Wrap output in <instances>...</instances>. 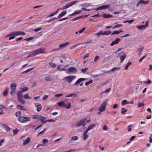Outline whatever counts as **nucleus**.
<instances>
[{
    "instance_id": "nucleus-1",
    "label": "nucleus",
    "mask_w": 152,
    "mask_h": 152,
    "mask_svg": "<svg viewBox=\"0 0 152 152\" xmlns=\"http://www.w3.org/2000/svg\"><path fill=\"white\" fill-rule=\"evenodd\" d=\"M45 48H40L38 49H36L32 52H31L29 55L27 56V57H33L41 53H45Z\"/></svg>"
},
{
    "instance_id": "nucleus-2",
    "label": "nucleus",
    "mask_w": 152,
    "mask_h": 152,
    "mask_svg": "<svg viewBox=\"0 0 152 152\" xmlns=\"http://www.w3.org/2000/svg\"><path fill=\"white\" fill-rule=\"evenodd\" d=\"M17 85V83H13L10 85V94L11 95L13 96L15 94Z\"/></svg>"
},
{
    "instance_id": "nucleus-3",
    "label": "nucleus",
    "mask_w": 152,
    "mask_h": 152,
    "mask_svg": "<svg viewBox=\"0 0 152 152\" xmlns=\"http://www.w3.org/2000/svg\"><path fill=\"white\" fill-rule=\"evenodd\" d=\"M87 123V122L86 119L84 118L78 121L76 124V126L77 127L81 126H84L86 125Z\"/></svg>"
},
{
    "instance_id": "nucleus-4",
    "label": "nucleus",
    "mask_w": 152,
    "mask_h": 152,
    "mask_svg": "<svg viewBox=\"0 0 152 152\" xmlns=\"http://www.w3.org/2000/svg\"><path fill=\"white\" fill-rule=\"evenodd\" d=\"M18 119L19 121L21 123H25L27 121H30L31 120L30 117L24 116L20 117Z\"/></svg>"
},
{
    "instance_id": "nucleus-5",
    "label": "nucleus",
    "mask_w": 152,
    "mask_h": 152,
    "mask_svg": "<svg viewBox=\"0 0 152 152\" xmlns=\"http://www.w3.org/2000/svg\"><path fill=\"white\" fill-rule=\"evenodd\" d=\"M76 78V77L75 76L70 75L65 77L64 79L68 83H69L71 82L72 80L75 79Z\"/></svg>"
},
{
    "instance_id": "nucleus-6",
    "label": "nucleus",
    "mask_w": 152,
    "mask_h": 152,
    "mask_svg": "<svg viewBox=\"0 0 152 152\" xmlns=\"http://www.w3.org/2000/svg\"><path fill=\"white\" fill-rule=\"evenodd\" d=\"M107 105V103L106 102H104L100 105L99 110L100 112H102L106 110V107Z\"/></svg>"
},
{
    "instance_id": "nucleus-7",
    "label": "nucleus",
    "mask_w": 152,
    "mask_h": 152,
    "mask_svg": "<svg viewBox=\"0 0 152 152\" xmlns=\"http://www.w3.org/2000/svg\"><path fill=\"white\" fill-rule=\"evenodd\" d=\"M109 4H106L105 5H101L98 7L97 8L95 9L96 11L103 10L107 9L110 7Z\"/></svg>"
},
{
    "instance_id": "nucleus-8",
    "label": "nucleus",
    "mask_w": 152,
    "mask_h": 152,
    "mask_svg": "<svg viewBox=\"0 0 152 152\" xmlns=\"http://www.w3.org/2000/svg\"><path fill=\"white\" fill-rule=\"evenodd\" d=\"M12 36H17L19 35H24L26 34L25 33L20 31H17L12 32Z\"/></svg>"
},
{
    "instance_id": "nucleus-9",
    "label": "nucleus",
    "mask_w": 152,
    "mask_h": 152,
    "mask_svg": "<svg viewBox=\"0 0 152 152\" xmlns=\"http://www.w3.org/2000/svg\"><path fill=\"white\" fill-rule=\"evenodd\" d=\"M77 70L76 68L74 67H70L67 69V71L66 73H75L77 72Z\"/></svg>"
},
{
    "instance_id": "nucleus-10",
    "label": "nucleus",
    "mask_w": 152,
    "mask_h": 152,
    "mask_svg": "<svg viewBox=\"0 0 152 152\" xmlns=\"http://www.w3.org/2000/svg\"><path fill=\"white\" fill-rule=\"evenodd\" d=\"M119 54V57L120 58V62L122 63L125 59L126 56V55L125 53L123 52H121Z\"/></svg>"
},
{
    "instance_id": "nucleus-11",
    "label": "nucleus",
    "mask_w": 152,
    "mask_h": 152,
    "mask_svg": "<svg viewBox=\"0 0 152 152\" xmlns=\"http://www.w3.org/2000/svg\"><path fill=\"white\" fill-rule=\"evenodd\" d=\"M148 2V1H145L144 0H140L138 2L137 4L136 5V6L137 7H138L139 6H142L143 4H147Z\"/></svg>"
},
{
    "instance_id": "nucleus-12",
    "label": "nucleus",
    "mask_w": 152,
    "mask_h": 152,
    "mask_svg": "<svg viewBox=\"0 0 152 152\" xmlns=\"http://www.w3.org/2000/svg\"><path fill=\"white\" fill-rule=\"evenodd\" d=\"M77 1H74L69 3L68 4H66V5L64 6L62 9V10H64L68 8L69 7L75 4L77 2Z\"/></svg>"
},
{
    "instance_id": "nucleus-13",
    "label": "nucleus",
    "mask_w": 152,
    "mask_h": 152,
    "mask_svg": "<svg viewBox=\"0 0 152 152\" xmlns=\"http://www.w3.org/2000/svg\"><path fill=\"white\" fill-rule=\"evenodd\" d=\"M88 131L85 130L83 133V139L84 140H86L89 137V136L88 134Z\"/></svg>"
},
{
    "instance_id": "nucleus-14",
    "label": "nucleus",
    "mask_w": 152,
    "mask_h": 152,
    "mask_svg": "<svg viewBox=\"0 0 152 152\" xmlns=\"http://www.w3.org/2000/svg\"><path fill=\"white\" fill-rule=\"evenodd\" d=\"M34 105L37 108V110L38 112L40 111L42 109V105L37 103H34Z\"/></svg>"
},
{
    "instance_id": "nucleus-15",
    "label": "nucleus",
    "mask_w": 152,
    "mask_h": 152,
    "mask_svg": "<svg viewBox=\"0 0 152 152\" xmlns=\"http://www.w3.org/2000/svg\"><path fill=\"white\" fill-rule=\"evenodd\" d=\"M31 141V138L30 137H27L23 141V145H26L29 143Z\"/></svg>"
},
{
    "instance_id": "nucleus-16",
    "label": "nucleus",
    "mask_w": 152,
    "mask_h": 152,
    "mask_svg": "<svg viewBox=\"0 0 152 152\" xmlns=\"http://www.w3.org/2000/svg\"><path fill=\"white\" fill-rule=\"evenodd\" d=\"M66 10H64L61 12L59 15H58L57 18L58 19H60L62 18L64 16L66 15Z\"/></svg>"
},
{
    "instance_id": "nucleus-17",
    "label": "nucleus",
    "mask_w": 152,
    "mask_h": 152,
    "mask_svg": "<svg viewBox=\"0 0 152 152\" xmlns=\"http://www.w3.org/2000/svg\"><path fill=\"white\" fill-rule=\"evenodd\" d=\"M86 80L85 78H79L74 83L75 85H77L82 81L85 80Z\"/></svg>"
},
{
    "instance_id": "nucleus-18",
    "label": "nucleus",
    "mask_w": 152,
    "mask_h": 152,
    "mask_svg": "<svg viewBox=\"0 0 152 152\" xmlns=\"http://www.w3.org/2000/svg\"><path fill=\"white\" fill-rule=\"evenodd\" d=\"M46 117H43L41 115V117L39 120L43 123L45 124L47 122V120L46 119Z\"/></svg>"
},
{
    "instance_id": "nucleus-19",
    "label": "nucleus",
    "mask_w": 152,
    "mask_h": 152,
    "mask_svg": "<svg viewBox=\"0 0 152 152\" xmlns=\"http://www.w3.org/2000/svg\"><path fill=\"white\" fill-rule=\"evenodd\" d=\"M96 126V125L95 124H91L90 125H89L87 129L86 130L88 132V131L92 129L95 126Z\"/></svg>"
},
{
    "instance_id": "nucleus-20",
    "label": "nucleus",
    "mask_w": 152,
    "mask_h": 152,
    "mask_svg": "<svg viewBox=\"0 0 152 152\" xmlns=\"http://www.w3.org/2000/svg\"><path fill=\"white\" fill-rule=\"evenodd\" d=\"M120 40V39L119 38H116V40L114 41L110 44V45L112 46L114 45L117 44Z\"/></svg>"
},
{
    "instance_id": "nucleus-21",
    "label": "nucleus",
    "mask_w": 152,
    "mask_h": 152,
    "mask_svg": "<svg viewBox=\"0 0 152 152\" xmlns=\"http://www.w3.org/2000/svg\"><path fill=\"white\" fill-rule=\"evenodd\" d=\"M69 44V42H66L64 43H62L59 45V48L58 49L62 48H65L66 46V45H67Z\"/></svg>"
},
{
    "instance_id": "nucleus-22",
    "label": "nucleus",
    "mask_w": 152,
    "mask_h": 152,
    "mask_svg": "<svg viewBox=\"0 0 152 152\" xmlns=\"http://www.w3.org/2000/svg\"><path fill=\"white\" fill-rule=\"evenodd\" d=\"M23 98L26 99H31L32 98L30 96H29V94L28 93H26L23 96Z\"/></svg>"
},
{
    "instance_id": "nucleus-23",
    "label": "nucleus",
    "mask_w": 152,
    "mask_h": 152,
    "mask_svg": "<svg viewBox=\"0 0 152 152\" xmlns=\"http://www.w3.org/2000/svg\"><path fill=\"white\" fill-rule=\"evenodd\" d=\"M21 90L20 91L22 93L27 91L28 89V88L26 86H23L20 88Z\"/></svg>"
},
{
    "instance_id": "nucleus-24",
    "label": "nucleus",
    "mask_w": 152,
    "mask_h": 152,
    "mask_svg": "<svg viewBox=\"0 0 152 152\" xmlns=\"http://www.w3.org/2000/svg\"><path fill=\"white\" fill-rule=\"evenodd\" d=\"M17 107L20 110L27 111V109H26L23 106L20 104L17 105Z\"/></svg>"
},
{
    "instance_id": "nucleus-25",
    "label": "nucleus",
    "mask_w": 152,
    "mask_h": 152,
    "mask_svg": "<svg viewBox=\"0 0 152 152\" xmlns=\"http://www.w3.org/2000/svg\"><path fill=\"white\" fill-rule=\"evenodd\" d=\"M102 17L104 18H107L112 17V15L110 14H106V13L102 15Z\"/></svg>"
},
{
    "instance_id": "nucleus-26",
    "label": "nucleus",
    "mask_w": 152,
    "mask_h": 152,
    "mask_svg": "<svg viewBox=\"0 0 152 152\" xmlns=\"http://www.w3.org/2000/svg\"><path fill=\"white\" fill-rule=\"evenodd\" d=\"M2 126L3 129H4V130H5V131H8L10 130V128L7 125L5 124H3Z\"/></svg>"
},
{
    "instance_id": "nucleus-27",
    "label": "nucleus",
    "mask_w": 152,
    "mask_h": 152,
    "mask_svg": "<svg viewBox=\"0 0 152 152\" xmlns=\"http://www.w3.org/2000/svg\"><path fill=\"white\" fill-rule=\"evenodd\" d=\"M111 33V31H104V32L102 33V35H106L107 36L110 34Z\"/></svg>"
},
{
    "instance_id": "nucleus-28",
    "label": "nucleus",
    "mask_w": 152,
    "mask_h": 152,
    "mask_svg": "<svg viewBox=\"0 0 152 152\" xmlns=\"http://www.w3.org/2000/svg\"><path fill=\"white\" fill-rule=\"evenodd\" d=\"M57 104L59 107H64L65 105V103L64 102H58Z\"/></svg>"
},
{
    "instance_id": "nucleus-29",
    "label": "nucleus",
    "mask_w": 152,
    "mask_h": 152,
    "mask_svg": "<svg viewBox=\"0 0 152 152\" xmlns=\"http://www.w3.org/2000/svg\"><path fill=\"white\" fill-rule=\"evenodd\" d=\"M34 68V67H31L30 68L28 69H26V70L25 71L23 72H22V74H25V73H28V72H30V71L32 70Z\"/></svg>"
},
{
    "instance_id": "nucleus-30",
    "label": "nucleus",
    "mask_w": 152,
    "mask_h": 152,
    "mask_svg": "<svg viewBox=\"0 0 152 152\" xmlns=\"http://www.w3.org/2000/svg\"><path fill=\"white\" fill-rule=\"evenodd\" d=\"M49 142V140L46 138L43 139L42 141V146H44L47 143Z\"/></svg>"
},
{
    "instance_id": "nucleus-31",
    "label": "nucleus",
    "mask_w": 152,
    "mask_h": 152,
    "mask_svg": "<svg viewBox=\"0 0 152 152\" xmlns=\"http://www.w3.org/2000/svg\"><path fill=\"white\" fill-rule=\"evenodd\" d=\"M17 99L18 101L22 104H24L25 103V101L23 99L22 97L18 98Z\"/></svg>"
},
{
    "instance_id": "nucleus-32",
    "label": "nucleus",
    "mask_w": 152,
    "mask_h": 152,
    "mask_svg": "<svg viewBox=\"0 0 152 152\" xmlns=\"http://www.w3.org/2000/svg\"><path fill=\"white\" fill-rule=\"evenodd\" d=\"M123 31L121 30V29H120L118 31H115L114 32H113L111 34L112 35H113V34H118L120 33V32H123Z\"/></svg>"
},
{
    "instance_id": "nucleus-33",
    "label": "nucleus",
    "mask_w": 152,
    "mask_h": 152,
    "mask_svg": "<svg viewBox=\"0 0 152 152\" xmlns=\"http://www.w3.org/2000/svg\"><path fill=\"white\" fill-rule=\"evenodd\" d=\"M78 137L77 136H74L72 137L70 139V141H76L78 139Z\"/></svg>"
},
{
    "instance_id": "nucleus-34",
    "label": "nucleus",
    "mask_w": 152,
    "mask_h": 152,
    "mask_svg": "<svg viewBox=\"0 0 152 152\" xmlns=\"http://www.w3.org/2000/svg\"><path fill=\"white\" fill-rule=\"evenodd\" d=\"M77 96V94L76 93H73L71 94L67 95L65 96V97H75Z\"/></svg>"
},
{
    "instance_id": "nucleus-35",
    "label": "nucleus",
    "mask_w": 152,
    "mask_h": 152,
    "mask_svg": "<svg viewBox=\"0 0 152 152\" xmlns=\"http://www.w3.org/2000/svg\"><path fill=\"white\" fill-rule=\"evenodd\" d=\"M40 117L41 115H34L33 116V118L35 119H39V120Z\"/></svg>"
},
{
    "instance_id": "nucleus-36",
    "label": "nucleus",
    "mask_w": 152,
    "mask_h": 152,
    "mask_svg": "<svg viewBox=\"0 0 152 152\" xmlns=\"http://www.w3.org/2000/svg\"><path fill=\"white\" fill-rule=\"evenodd\" d=\"M71 107V103L70 102L67 103L66 104H65L64 107H65L67 109H69Z\"/></svg>"
},
{
    "instance_id": "nucleus-37",
    "label": "nucleus",
    "mask_w": 152,
    "mask_h": 152,
    "mask_svg": "<svg viewBox=\"0 0 152 152\" xmlns=\"http://www.w3.org/2000/svg\"><path fill=\"white\" fill-rule=\"evenodd\" d=\"M8 91V89L6 88L4 89L3 92V95L4 96H6L7 95V93Z\"/></svg>"
},
{
    "instance_id": "nucleus-38",
    "label": "nucleus",
    "mask_w": 152,
    "mask_h": 152,
    "mask_svg": "<svg viewBox=\"0 0 152 152\" xmlns=\"http://www.w3.org/2000/svg\"><path fill=\"white\" fill-rule=\"evenodd\" d=\"M129 104V102H127L126 100H124L122 101L121 104L124 105L126 104Z\"/></svg>"
},
{
    "instance_id": "nucleus-39",
    "label": "nucleus",
    "mask_w": 152,
    "mask_h": 152,
    "mask_svg": "<svg viewBox=\"0 0 152 152\" xmlns=\"http://www.w3.org/2000/svg\"><path fill=\"white\" fill-rule=\"evenodd\" d=\"M144 105V104L143 102H138L137 104V107H141L143 106Z\"/></svg>"
},
{
    "instance_id": "nucleus-40",
    "label": "nucleus",
    "mask_w": 152,
    "mask_h": 152,
    "mask_svg": "<svg viewBox=\"0 0 152 152\" xmlns=\"http://www.w3.org/2000/svg\"><path fill=\"white\" fill-rule=\"evenodd\" d=\"M22 92L20 91H19L17 93V98L22 97Z\"/></svg>"
},
{
    "instance_id": "nucleus-41",
    "label": "nucleus",
    "mask_w": 152,
    "mask_h": 152,
    "mask_svg": "<svg viewBox=\"0 0 152 152\" xmlns=\"http://www.w3.org/2000/svg\"><path fill=\"white\" fill-rule=\"evenodd\" d=\"M120 68V67H114L112 68L110 71L113 72L116 70H119Z\"/></svg>"
},
{
    "instance_id": "nucleus-42",
    "label": "nucleus",
    "mask_w": 152,
    "mask_h": 152,
    "mask_svg": "<svg viewBox=\"0 0 152 152\" xmlns=\"http://www.w3.org/2000/svg\"><path fill=\"white\" fill-rule=\"evenodd\" d=\"M122 26V25L121 24H119L116 25L114 26L112 28V29H114L116 28H118L121 27Z\"/></svg>"
},
{
    "instance_id": "nucleus-43",
    "label": "nucleus",
    "mask_w": 152,
    "mask_h": 152,
    "mask_svg": "<svg viewBox=\"0 0 152 152\" xmlns=\"http://www.w3.org/2000/svg\"><path fill=\"white\" fill-rule=\"evenodd\" d=\"M137 28L139 29H142L143 28H145V25H142L138 26H137Z\"/></svg>"
},
{
    "instance_id": "nucleus-44",
    "label": "nucleus",
    "mask_w": 152,
    "mask_h": 152,
    "mask_svg": "<svg viewBox=\"0 0 152 152\" xmlns=\"http://www.w3.org/2000/svg\"><path fill=\"white\" fill-rule=\"evenodd\" d=\"M121 113L123 114L125 113L127 111V109H125L124 108H122L121 109Z\"/></svg>"
},
{
    "instance_id": "nucleus-45",
    "label": "nucleus",
    "mask_w": 152,
    "mask_h": 152,
    "mask_svg": "<svg viewBox=\"0 0 152 152\" xmlns=\"http://www.w3.org/2000/svg\"><path fill=\"white\" fill-rule=\"evenodd\" d=\"M49 65L50 66L52 67H56V65L54 63L52 62H50L49 63Z\"/></svg>"
},
{
    "instance_id": "nucleus-46",
    "label": "nucleus",
    "mask_w": 152,
    "mask_h": 152,
    "mask_svg": "<svg viewBox=\"0 0 152 152\" xmlns=\"http://www.w3.org/2000/svg\"><path fill=\"white\" fill-rule=\"evenodd\" d=\"M63 95V94L62 93H58L56 94L55 95V96L56 97H60L61 96Z\"/></svg>"
},
{
    "instance_id": "nucleus-47",
    "label": "nucleus",
    "mask_w": 152,
    "mask_h": 152,
    "mask_svg": "<svg viewBox=\"0 0 152 152\" xmlns=\"http://www.w3.org/2000/svg\"><path fill=\"white\" fill-rule=\"evenodd\" d=\"M93 82V80H90L89 81L86 82L85 83V85L87 86L90 84L91 83Z\"/></svg>"
},
{
    "instance_id": "nucleus-48",
    "label": "nucleus",
    "mask_w": 152,
    "mask_h": 152,
    "mask_svg": "<svg viewBox=\"0 0 152 152\" xmlns=\"http://www.w3.org/2000/svg\"><path fill=\"white\" fill-rule=\"evenodd\" d=\"M18 131L19 130L17 129H16L13 130V134L15 135L17 134Z\"/></svg>"
},
{
    "instance_id": "nucleus-49",
    "label": "nucleus",
    "mask_w": 152,
    "mask_h": 152,
    "mask_svg": "<svg viewBox=\"0 0 152 152\" xmlns=\"http://www.w3.org/2000/svg\"><path fill=\"white\" fill-rule=\"evenodd\" d=\"M44 79L47 81H50L51 80V78L48 76H47L44 78Z\"/></svg>"
},
{
    "instance_id": "nucleus-50",
    "label": "nucleus",
    "mask_w": 152,
    "mask_h": 152,
    "mask_svg": "<svg viewBox=\"0 0 152 152\" xmlns=\"http://www.w3.org/2000/svg\"><path fill=\"white\" fill-rule=\"evenodd\" d=\"M132 125H129L127 126L128 129H127V131L129 132H130L132 129Z\"/></svg>"
},
{
    "instance_id": "nucleus-51",
    "label": "nucleus",
    "mask_w": 152,
    "mask_h": 152,
    "mask_svg": "<svg viewBox=\"0 0 152 152\" xmlns=\"http://www.w3.org/2000/svg\"><path fill=\"white\" fill-rule=\"evenodd\" d=\"M131 64H132L131 62H128L126 66V67H125V70H127L128 69L129 66Z\"/></svg>"
},
{
    "instance_id": "nucleus-52",
    "label": "nucleus",
    "mask_w": 152,
    "mask_h": 152,
    "mask_svg": "<svg viewBox=\"0 0 152 152\" xmlns=\"http://www.w3.org/2000/svg\"><path fill=\"white\" fill-rule=\"evenodd\" d=\"M82 12V11L81 10H79L78 11H75L74 12V13L75 14V15H76L77 14H79L81 13Z\"/></svg>"
},
{
    "instance_id": "nucleus-53",
    "label": "nucleus",
    "mask_w": 152,
    "mask_h": 152,
    "mask_svg": "<svg viewBox=\"0 0 152 152\" xmlns=\"http://www.w3.org/2000/svg\"><path fill=\"white\" fill-rule=\"evenodd\" d=\"M48 95H45L42 97V99L43 101H45L48 97Z\"/></svg>"
},
{
    "instance_id": "nucleus-54",
    "label": "nucleus",
    "mask_w": 152,
    "mask_h": 152,
    "mask_svg": "<svg viewBox=\"0 0 152 152\" xmlns=\"http://www.w3.org/2000/svg\"><path fill=\"white\" fill-rule=\"evenodd\" d=\"M88 68H86L84 69H81V71L83 73H85L87 72V71L88 70Z\"/></svg>"
},
{
    "instance_id": "nucleus-55",
    "label": "nucleus",
    "mask_w": 152,
    "mask_h": 152,
    "mask_svg": "<svg viewBox=\"0 0 152 152\" xmlns=\"http://www.w3.org/2000/svg\"><path fill=\"white\" fill-rule=\"evenodd\" d=\"M21 113L20 111H18L16 113V116L19 117L21 115Z\"/></svg>"
},
{
    "instance_id": "nucleus-56",
    "label": "nucleus",
    "mask_w": 152,
    "mask_h": 152,
    "mask_svg": "<svg viewBox=\"0 0 152 152\" xmlns=\"http://www.w3.org/2000/svg\"><path fill=\"white\" fill-rule=\"evenodd\" d=\"M90 5V4H89L88 3H84L82 4V6L84 7H88Z\"/></svg>"
},
{
    "instance_id": "nucleus-57",
    "label": "nucleus",
    "mask_w": 152,
    "mask_h": 152,
    "mask_svg": "<svg viewBox=\"0 0 152 152\" xmlns=\"http://www.w3.org/2000/svg\"><path fill=\"white\" fill-rule=\"evenodd\" d=\"M146 56L147 54L145 55L144 56L140 58L139 60V61L140 62H141L144 59L146 58Z\"/></svg>"
},
{
    "instance_id": "nucleus-58",
    "label": "nucleus",
    "mask_w": 152,
    "mask_h": 152,
    "mask_svg": "<svg viewBox=\"0 0 152 152\" xmlns=\"http://www.w3.org/2000/svg\"><path fill=\"white\" fill-rule=\"evenodd\" d=\"M143 47H140L138 48L137 50L139 52V53H141L142 50H143Z\"/></svg>"
},
{
    "instance_id": "nucleus-59",
    "label": "nucleus",
    "mask_w": 152,
    "mask_h": 152,
    "mask_svg": "<svg viewBox=\"0 0 152 152\" xmlns=\"http://www.w3.org/2000/svg\"><path fill=\"white\" fill-rule=\"evenodd\" d=\"M42 29L41 28H39L34 29V31L35 32H37L41 30Z\"/></svg>"
},
{
    "instance_id": "nucleus-60",
    "label": "nucleus",
    "mask_w": 152,
    "mask_h": 152,
    "mask_svg": "<svg viewBox=\"0 0 152 152\" xmlns=\"http://www.w3.org/2000/svg\"><path fill=\"white\" fill-rule=\"evenodd\" d=\"M56 119L53 120V119H49L47 120V122H54L56 121Z\"/></svg>"
},
{
    "instance_id": "nucleus-61",
    "label": "nucleus",
    "mask_w": 152,
    "mask_h": 152,
    "mask_svg": "<svg viewBox=\"0 0 152 152\" xmlns=\"http://www.w3.org/2000/svg\"><path fill=\"white\" fill-rule=\"evenodd\" d=\"M99 58V57L98 56H96L94 58V62L96 61L97 60H98Z\"/></svg>"
},
{
    "instance_id": "nucleus-62",
    "label": "nucleus",
    "mask_w": 152,
    "mask_h": 152,
    "mask_svg": "<svg viewBox=\"0 0 152 152\" xmlns=\"http://www.w3.org/2000/svg\"><path fill=\"white\" fill-rule=\"evenodd\" d=\"M86 29L85 27L83 28L82 29L78 31V32L80 34L82 33L83 31Z\"/></svg>"
},
{
    "instance_id": "nucleus-63",
    "label": "nucleus",
    "mask_w": 152,
    "mask_h": 152,
    "mask_svg": "<svg viewBox=\"0 0 152 152\" xmlns=\"http://www.w3.org/2000/svg\"><path fill=\"white\" fill-rule=\"evenodd\" d=\"M81 16H78V17H76V18H73V19H72V20H74V21H75V20H78V19H80L81 18Z\"/></svg>"
},
{
    "instance_id": "nucleus-64",
    "label": "nucleus",
    "mask_w": 152,
    "mask_h": 152,
    "mask_svg": "<svg viewBox=\"0 0 152 152\" xmlns=\"http://www.w3.org/2000/svg\"><path fill=\"white\" fill-rule=\"evenodd\" d=\"M33 37H30L25 39H24V40H26V41H29V40H30L33 39Z\"/></svg>"
}]
</instances>
